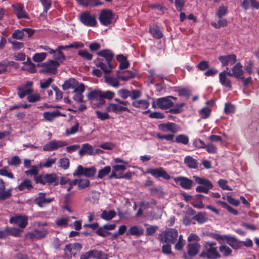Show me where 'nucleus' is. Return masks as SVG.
I'll return each instance as SVG.
<instances>
[{"label": "nucleus", "mask_w": 259, "mask_h": 259, "mask_svg": "<svg viewBox=\"0 0 259 259\" xmlns=\"http://www.w3.org/2000/svg\"><path fill=\"white\" fill-rule=\"evenodd\" d=\"M199 256L207 259H217L220 258L221 255L218 250L215 242L207 241L203 244Z\"/></svg>", "instance_id": "f257e3e1"}, {"label": "nucleus", "mask_w": 259, "mask_h": 259, "mask_svg": "<svg viewBox=\"0 0 259 259\" xmlns=\"http://www.w3.org/2000/svg\"><path fill=\"white\" fill-rule=\"evenodd\" d=\"M178 237V231L173 228L166 229L158 235V239L162 242L174 244Z\"/></svg>", "instance_id": "f03ea898"}, {"label": "nucleus", "mask_w": 259, "mask_h": 259, "mask_svg": "<svg viewBox=\"0 0 259 259\" xmlns=\"http://www.w3.org/2000/svg\"><path fill=\"white\" fill-rule=\"evenodd\" d=\"M35 182L42 185H53L57 186L59 184V180L57 175L55 173L41 175L35 178Z\"/></svg>", "instance_id": "7ed1b4c3"}, {"label": "nucleus", "mask_w": 259, "mask_h": 259, "mask_svg": "<svg viewBox=\"0 0 259 259\" xmlns=\"http://www.w3.org/2000/svg\"><path fill=\"white\" fill-rule=\"evenodd\" d=\"M79 21L85 26L88 27H96L97 22L95 14L86 11L79 14Z\"/></svg>", "instance_id": "20e7f679"}, {"label": "nucleus", "mask_w": 259, "mask_h": 259, "mask_svg": "<svg viewBox=\"0 0 259 259\" xmlns=\"http://www.w3.org/2000/svg\"><path fill=\"white\" fill-rule=\"evenodd\" d=\"M87 97L91 101L94 108L99 107L105 103V100L102 99V91L94 90L89 93Z\"/></svg>", "instance_id": "39448f33"}, {"label": "nucleus", "mask_w": 259, "mask_h": 259, "mask_svg": "<svg viewBox=\"0 0 259 259\" xmlns=\"http://www.w3.org/2000/svg\"><path fill=\"white\" fill-rule=\"evenodd\" d=\"M96 172V168L94 166L84 167L81 165H79L72 175L74 177L84 176L86 178H91L95 176Z\"/></svg>", "instance_id": "423d86ee"}, {"label": "nucleus", "mask_w": 259, "mask_h": 259, "mask_svg": "<svg viewBox=\"0 0 259 259\" xmlns=\"http://www.w3.org/2000/svg\"><path fill=\"white\" fill-rule=\"evenodd\" d=\"M171 99L176 100L177 98L172 96L158 98L157 99L156 103L152 104V107L155 108L156 104L157 106L160 109H168L174 105V103L171 100Z\"/></svg>", "instance_id": "0eeeda50"}, {"label": "nucleus", "mask_w": 259, "mask_h": 259, "mask_svg": "<svg viewBox=\"0 0 259 259\" xmlns=\"http://www.w3.org/2000/svg\"><path fill=\"white\" fill-rule=\"evenodd\" d=\"M201 245L198 242L188 243L186 246L187 252L183 254V257L185 259H192L198 253Z\"/></svg>", "instance_id": "6e6552de"}, {"label": "nucleus", "mask_w": 259, "mask_h": 259, "mask_svg": "<svg viewBox=\"0 0 259 259\" xmlns=\"http://www.w3.org/2000/svg\"><path fill=\"white\" fill-rule=\"evenodd\" d=\"M146 173L151 175L155 178H162L166 180L171 178L170 175L162 167L149 168L146 169Z\"/></svg>", "instance_id": "1a4fd4ad"}, {"label": "nucleus", "mask_w": 259, "mask_h": 259, "mask_svg": "<svg viewBox=\"0 0 259 259\" xmlns=\"http://www.w3.org/2000/svg\"><path fill=\"white\" fill-rule=\"evenodd\" d=\"M47 233V231L44 228L36 229L26 233L25 238L32 241L40 239L45 238Z\"/></svg>", "instance_id": "9d476101"}, {"label": "nucleus", "mask_w": 259, "mask_h": 259, "mask_svg": "<svg viewBox=\"0 0 259 259\" xmlns=\"http://www.w3.org/2000/svg\"><path fill=\"white\" fill-rule=\"evenodd\" d=\"M59 65L60 63L57 61L50 60L43 63L42 66L44 67V69L41 70V72L49 74H55L57 72V68Z\"/></svg>", "instance_id": "9b49d317"}, {"label": "nucleus", "mask_w": 259, "mask_h": 259, "mask_svg": "<svg viewBox=\"0 0 259 259\" xmlns=\"http://www.w3.org/2000/svg\"><path fill=\"white\" fill-rule=\"evenodd\" d=\"M67 145V142L62 140H53L46 144L42 148L44 151H53Z\"/></svg>", "instance_id": "f8f14e48"}, {"label": "nucleus", "mask_w": 259, "mask_h": 259, "mask_svg": "<svg viewBox=\"0 0 259 259\" xmlns=\"http://www.w3.org/2000/svg\"><path fill=\"white\" fill-rule=\"evenodd\" d=\"M28 218L25 215H15L10 219V223L24 229L28 225Z\"/></svg>", "instance_id": "ddd939ff"}, {"label": "nucleus", "mask_w": 259, "mask_h": 259, "mask_svg": "<svg viewBox=\"0 0 259 259\" xmlns=\"http://www.w3.org/2000/svg\"><path fill=\"white\" fill-rule=\"evenodd\" d=\"M173 180L184 189L190 190L193 186V181L187 177L180 176L174 178Z\"/></svg>", "instance_id": "4468645a"}, {"label": "nucleus", "mask_w": 259, "mask_h": 259, "mask_svg": "<svg viewBox=\"0 0 259 259\" xmlns=\"http://www.w3.org/2000/svg\"><path fill=\"white\" fill-rule=\"evenodd\" d=\"M106 110L108 112H113L117 114H120L125 111L127 112H130V110L126 107L117 103L109 104L106 107Z\"/></svg>", "instance_id": "2eb2a0df"}, {"label": "nucleus", "mask_w": 259, "mask_h": 259, "mask_svg": "<svg viewBox=\"0 0 259 259\" xmlns=\"http://www.w3.org/2000/svg\"><path fill=\"white\" fill-rule=\"evenodd\" d=\"M32 82L28 81L26 83L18 88V95L20 98L22 99L26 95H29L33 92V89L32 88Z\"/></svg>", "instance_id": "dca6fc26"}, {"label": "nucleus", "mask_w": 259, "mask_h": 259, "mask_svg": "<svg viewBox=\"0 0 259 259\" xmlns=\"http://www.w3.org/2000/svg\"><path fill=\"white\" fill-rule=\"evenodd\" d=\"M228 68H227V70H224L219 73V82L221 85L229 90H232V82L228 77V72L227 70Z\"/></svg>", "instance_id": "f3484780"}, {"label": "nucleus", "mask_w": 259, "mask_h": 259, "mask_svg": "<svg viewBox=\"0 0 259 259\" xmlns=\"http://www.w3.org/2000/svg\"><path fill=\"white\" fill-rule=\"evenodd\" d=\"M158 129L163 132H170L176 133L180 130V127L176 123L168 122L167 123H160L158 125Z\"/></svg>", "instance_id": "a211bd4d"}, {"label": "nucleus", "mask_w": 259, "mask_h": 259, "mask_svg": "<svg viewBox=\"0 0 259 259\" xmlns=\"http://www.w3.org/2000/svg\"><path fill=\"white\" fill-rule=\"evenodd\" d=\"M113 14L111 11L103 10L101 12L99 19L100 23L104 26H107L111 23Z\"/></svg>", "instance_id": "6ab92c4d"}, {"label": "nucleus", "mask_w": 259, "mask_h": 259, "mask_svg": "<svg viewBox=\"0 0 259 259\" xmlns=\"http://www.w3.org/2000/svg\"><path fill=\"white\" fill-rule=\"evenodd\" d=\"M228 75L229 76L234 77L238 79H244L242 66L240 63H236L232 68V72H228Z\"/></svg>", "instance_id": "aec40b11"}, {"label": "nucleus", "mask_w": 259, "mask_h": 259, "mask_svg": "<svg viewBox=\"0 0 259 259\" xmlns=\"http://www.w3.org/2000/svg\"><path fill=\"white\" fill-rule=\"evenodd\" d=\"M219 60L221 62L222 66L223 67L232 65L237 61L236 56L234 54L221 56L219 57Z\"/></svg>", "instance_id": "412c9836"}, {"label": "nucleus", "mask_w": 259, "mask_h": 259, "mask_svg": "<svg viewBox=\"0 0 259 259\" xmlns=\"http://www.w3.org/2000/svg\"><path fill=\"white\" fill-rule=\"evenodd\" d=\"M85 91V86L83 83H80L77 88L73 90V93L74 95L73 97V99L74 101L77 103H82L83 102V93Z\"/></svg>", "instance_id": "4be33fe9"}, {"label": "nucleus", "mask_w": 259, "mask_h": 259, "mask_svg": "<svg viewBox=\"0 0 259 259\" xmlns=\"http://www.w3.org/2000/svg\"><path fill=\"white\" fill-rule=\"evenodd\" d=\"M46 193H39L37 197L34 199L35 203L39 207H42L46 204L50 203L54 199L53 197L46 198Z\"/></svg>", "instance_id": "5701e85b"}, {"label": "nucleus", "mask_w": 259, "mask_h": 259, "mask_svg": "<svg viewBox=\"0 0 259 259\" xmlns=\"http://www.w3.org/2000/svg\"><path fill=\"white\" fill-rule=\"evenodd\" d=\"M126 169L124 165H115L112 166V172L108 176V179H119L122 171Z\"/></svg>", "instance_id": "b1692460"}, {"label": "nucleus", "mask_w": 259, "mask_h": 259, "mask_svg": "<svg viewBox=\"0 0 259 259\" xmlns=\"http://www.w3.org/2000/svg\"><path fill=\"white\" fill-rule=\"evenodd\" d=\"M5 189V183L3 180L0 179V200H6L12 195V188L8 189L7 190Z\"/></svg>", "instance_id": "393cba45"}, {"label": "nucleus", "mask_w": 259, "mask_h": 259, "mask_svg": "<svg viewBox=\"0 0 259 259\" xmlns=\"http://www.w3.org/2000/svg\"><path fill=\"white\" fill-rule=\"evenodd\" d=\"M144 229L143 227L138 225L131 226L126 233V236L133 235L139 237L143 235Z\"/></svg>", "instance_id": "a878e982"}, {"label": "nucleus", "mask_w": 259, "mask_h": 259, "mask_svg": "<svg viewBox=\"0 0 259 259\" xmlns=\"http://www.w3.org/2000/svg\"><path fill=\"white\" fill-rule=\"evenodd\" d=\"M14 12L19 19L27 18L24 7L20 4L13 5Z\"/></svg>", "instance_id": "bb28decb"}, {"label": "nucleus", "mask_w": 259, "mask_h": 259, "mask_svg": "<svg viewBox=\"0 0 259 259\" xmlns=\"http://www.w3.org/2000/svg\"><path fill=\"white\" fill-rule=\"evenodd\" d=\"M80 83L74 78H70L64 82L62 85V89L64 90H67L69 89H72L74 90L80 85Z\"/></svg>", "instance_id": "cd10ccee"}, {"label": "nucleus", "mask_w": 259, "mask_h": 259, "mask_svg": "<svg viewBox=\"0 0 259 259\" xmlns=\"http://www.w3.org/2000/svg\"><path fill=\"white\" fill-rule=\"evenodd\" d=\"M97 54L98 56L105 58L108 65H111V61L114 57V54L111 51L108 49L102 50Z\"/></svg>", "instance_id": "c85d7f7f"}, {"label": "nucleus", "mask_w": 259, "mask_h": 259, "mask_svg": "<svg viewBox=\"0 0 259 259\" xmlns=\"http://www.w3.org/2000/svg\"><path fill=\"white\" fill-rule=\"evenodd\" d=\"M95 63L97 67L100 68L105 73H109L112 68V65H108L103 62V60L97 58L95 60Z\"/></svg>", "instance_id": "c756f323"}, {"label": "nucleus", "mask_w": 259, "mask_h": 259, "mask_svg": "<svg viewBox=\"0 0 259 259\" xmlns=\"http://www.w3.org/2000/svg\"><path fill=\"white\" fill-rule=\"evenodd\" d=\"M78 154L80 156H82L85 154H88L90 155H93L95 154V153L93 146L88 143H86L83 144L82 145L81 148L78 152Z\"/></svg>", "instance_id": "7c9ffc66"}, {"label": "nucleus", "mask_w": 259, "mask_h": 259, "mask_svg": "<svg viewBox=\"0 0 259 259\" xmlns=\"http://www.w3.org/2000/svg\"><path fill=\"white\" fill-rule=\"evenodd\" d=\"M77 3L84 7H97L102 5L103 3L99 0H76Z\"/></svg>", "instance_id": "2f4dec72"}, {"label": "nucleus", "mask_w": 259, "mask_h": 259, "mask_svg": "<svg viewBox=\"0 0 259 259\" xmlns=\"http://www.w3.org/2000/svg\"><path fill=\"white\" fill-rule=\"evenodd\" d=\"M193 178L196 183L200 184L201 186H204L210 189L213 187L212 183L208 179L195 176H193Z\"/></svg>", "instance_id": "473e14b6"}, {"label": "nucleus", "mask_w": 259, "mask_h": 259, "mask_svg": "<svg viewBox=\"0 0 259 259\" xmlns=\"http://www.w3.org/2000/svg\"><path fill=\"white\" fill-rule=\"evenodd\" d=\"M150 103L147 100H137L133 101L132 105L137 108H140L142 109H146L149 106Z\"/></svg>", "instance_id": "72a5a7b5"}, {"label": "nucleus", "mask_w": 259, "mask_h": 259, "mask_svg": "<svg viewBox=\"0 0 259 259\" xmlns=\"http://www.w3.org/2000/svg\"><path fill=\"white\" fill-rule=\"evenodd\" d=\"M17 188L20 191H30L33 188L32 183L30 180L25 179L19 184Z\"/></svg>", "instance_id": "f704fd0d"}, {"label": "nucleus", "mask_w": 259, "mask_h": 259, "mask_svg": "<svg viewBox=\"0 0 259 259\" xmlns=\"http://www.w3.org/2000/svg\"><path fill=\"white\" fill-rule=\"evenodd\" d=\"M226 242L233 248L237 249L242 246V242L237 240L235 237L228 235Z\"/></svg>", "instance_id": "c9c22d12"}, {"label": "nucleus", "mask_w": 259, "mask_h": 259, "mask_svg": "<svg viewBox=\"0 0 259 259\" xmlns=\"http://www.w3.org/2000/svg\"><path fill=\"white\" fill-rule=\"evenodd\" d=\"M184 163L190 168H197V160L190 156H187L184 158Z\"/></svg>", "instance_id": "e433bc0d"}, {"label": "nucleus", "mask_w": 259, "mask_h": 259, "mask_svg": "<svg viewBox=\"0 0 259 259\" xmlns=\"http://www.w3.org/2000/svg\"><path fill=\"white\" fill-rule=\"evenodd\" d=\"M105 79L107 83L115 88H118L119 86V80L120 78L119 77H116L107 75L105 76Z\"/></svg>", "instance_id": "4c0bfd02"}, {"label": "nucleus", "mask_w": 259, "mask_h": 259, "mask_svg": "<svg viewBox=\"0 0 259 259\" xmlns=\"http://www.w3.org/2000/svg\"><path fill=\"white\" fill-rule=\"evenodd\" d=\"M6 234V237L9 235L13 236L16 237H20L22 232L21 230L17 228H12L7 227L5 228Z\"/></svg>", "instance_id": "58836bf2"}, {"label": "nucleus", "mask_w": 259, "mask_h": 259, "mask_svg": "<svg viewBox=\"0 0 259 259\" xmlns=\"http://www.w3.org/2000/svg\"><path fill=\"white\" fill-rule=\"evenodd\" d=\"M61 115L60 112L55 110L52 112H45L43 114L44 118L47 121H52L55 118Z\"/></svg>", "instance_id": "ea45409f"}, {"label": "nucleus", "mask_w": 259, "mask_h": 259, "mask_svg": "<svg viewBox=\"0 0 259 259\" xmlns=\"http://www.w3.org/2000/svg\"><path fill=\"white\" fill-rule=\"evenodd\" d=\"M149 31L152 36L156 39H160L163 36L162 32L157 26H150Z\"/></svg>", "instance_id": "a19ab883"}, {"label": "nucleus", "mask_w": 259, "mask_h": 259, "mask_svg": "<svg viewBox=\"0 0 259 259\" xmlns=\"http://www.w3.org/2000/svg\"><path fill=\"white\" fill-rule=\"evenodd\" d=\"M24 66L23 69L27 70L30 73H33L36 72V68L34 64H33L30 60V58L28 57L27 61L23 63Z\"/></svg>", "instance_id": "79ce46f5"}, {"label": "nucleus", "mask_w": 259, "mask_h": 259, "mask_svg": "<svg viewBox=\"0 0 259 259\" xmlns=\"http://www.w3.org/2000/svg\"><path fill=\"white\" fill-rule=\"evenodd\" d=\"M192 219L196 221L198 224H202L206 222L208 218L205 212H200L195 214Z\"/></svg>", "instance_id": "37998d69"}, {"label": "nucleus", "mask_w": 259, "mask_h": 259, "mask_svg": "<svg viewBox=\"0 0 259 259\" xmlns=\"http://www.w3.org/2000/svg\"><path fill=\"white\" fill-rule=\"evenodd\" d=\"M77 181L76 185H77L79 189H84L89 187L90 185V182L87 179H74Z\"/></svg>", "instance_id": "c03bdc74"}, {"label": "nucleus", "mask_w": 259, "mask_h": 259, "mask_svg": "<svg viewBox=\"0 0 259 259\" xmlns=\"http://www.w3.org/2000/svg\"><path fill=\"white\" fill-rule=\"evenodd\" d=\"M116 216V212L114 210L106 211L104 210L101 215V217L103 220L109 221Z\"/></svg>", "instance_id": "a18cd8bd"}, {"label": "nucleus", "mask_w": 259, "mask_h": 259, "mask_svg": "<svg viewBox=\"0 0 259 259\" xmlns=\"http://www.w3.org/2000/svg\"><path fill=\"white\" fill-rule=\"evenodd\" d=\"M111 167L109 165L105 166L104 168L98 171L97 178L98 179H103L105 177L108 175L111 171Z\"/></svg>", "instance_id": "49530a36"}, {"label": "nucleus", "mask_w": 259, "mask_h": 259, "mask_svg": "<svg viewBox=\"0 0 259 259\" xmlns=\"http://www.w3.org/2000/svg\"><path fill=\"white\" fill-rule=\"evenodd\" d=\"M64 251L65 256L68 258H71L76 254V252L73 249L71 243L65 246Z\"/></svg>", "instance_id": "de8ad7c7"}, {"label": "nucleus", "mask_w": 259, "mask_h": 259, "mask_svg": "<svg viewBox=\"0 0 259 259\" xmlns=\"http://www.w3.org/2000/svg\"><path fill=\"white\" fill-rule=\"evenodd\" d=\"M57 161V158L49 157L46 161L40 164V166L41 167H51L52 165L56 163Z\"/></svg>", "instance_id": "09e8293b"}, {"label": "nucleus", "mask_w": 259, "mask_h": 259, "mask_svg": "<svg viewBox=\"0 0 259 259\" xmlns=\"http://www.w3.org/2000/svg\"><path fill=\"white\" fill-rule=\"evenodd\" d=\"M54 55V57L56 61H57L58 62H62L64 60H65V56L63 53V52L59 50V49H57L55 51V54H53Z\"/></svg>", "instance_id": "8fccbe9b"}, {"label": "nucleus", "mask_w": 259, "mask_h": 259, "mask_svg": "<svg viewBox=\"0 0 259 259\" xmlns=\"http://www.w3.org/2000/svg\"><path fill=\"white\" fill-rule=\"evenodd\" d=\"M219 251L224 257L230 256L232 253V250L227 245H222L219 247Z\"/></svg>", "instance_id": "3c124183"}, {"label": "nucleus", "mask_w": 259, "mask_h": 259, "mask_svg": "<svg viewBox=\"0 0 259 259\" xmlns=\"http://www.w3.org/2000/svg\"><path fill=\"white\" fill-rule=\"evenodd\" d=\"M46 53H35L32 57L33 61L35 62H40L46 59L47 57Z\"/></svg>", "instance_id": "603ef678"}, {"label": "nucleus", "mask_w": 259, "mask_h": 259, "mask_svg": "<svg viewBox=\"0 0 259 259\" xmlns=\"http://www.w3.org/2000/svg\"><path fill=\"white\" fill-rule=\"evenodd\" d=\"M175 141L178 143H182L184 145H187L189 143V138L185 135L181 134L176 137Z\"/></svg>", "instance_id": "864d4df0"}, {"label": "nucleus", "mask_w": 259, "mask_h": 259, "mask_svg": "<svg viewBox=\"0 0 259 259\" xmlns=\"http://www.w3.org/2000/svg\"><path fill=\"white\" fill-rule=\"evenodd\" d=\"M130 90L126 89H121L117 91V95L120 98L125 100L128 97H130Z\"/></svg>", "instance_id": "5fc2aeb1"}, {"label": "nucleus", "mask_w": 259, "mask_h": 259, "mask_svg": "<svg viewBox=\"0 0 259 259\" xmlns=\"http://www.w3.org/2000/svg\"><path fill=\"white\" fill-rule=\"evenodd\" d=\"M79 127V123L78 122L76 121L75 124L72 126L70 129H66L65 134L66 136H70L76 134L78 131Z\"/></svg>", "instance_id": "6e6d98bb"}, {"label": "nucleus", "mask_w": 259, "mask_h": 259, "mask_svg": "<svg viewBox=\"0 0 259 259\" xmlns=\"http://www.w3.org/2000/svg\"><path fill=\"white\" fill-rule=\"evenodd\" d=\"M228 11V8L226 6L221 5L218 8V10L217 12V16L219 19H221L223 16H225L227 15Z\"/></svg>", "instance_id": "4d7b16f0"}, {"label": "nucleus", "mask_w": 259, "mask_h": 259, "mask_svg": "<svg viewBox=\"0 0 259 259\" xmlns=\"http://www.w3.org/2000/svg\"><path fill=\"white\" fill-rule=\"evenodd\" d=\"M24 36L23 29L15 30L12 35L13 38L18 40H22Z\"/></svg>", "instance_id": "13d9d810"}, {"label": "nucleus", "mask_w": 259, "mask_h": 259, "mask_svg": "<svg viewBox=\"0 0 259 259\" xmlns=\"http://www.w3.org/2000/svg\"><path fill=\"white\" fill-rule=\"evenodd\" d=\"M78 55L81 56L83 59L87 60H91L93 58V55L90 53L86 50H79L77 53Z\"/></svg>", "instance_id": "bf43d9fd"}, {"label": "nucleus", "mask_w": 259, "mask_h": 259, "mask_svg": "<svg viewBox=\"0 0 259 259\" xmlns=\"http://www.w3.org/2000/svg\"><path fill=\"white\" fill-rule=\"evenodd\" d=\"M21 163V160L18 156H14L8 160L9 165H13L16 167L19 166Z\"/></svg>", "instance_id": "052dcab7"}, {"label": "nucleus", "mask_w": 259, "mask_h": 259, "mask_svg": "<svg viewBox=\"0 0 259 259\" xmlns=\"http://www.w3.org/2000/svg\"><path fill=\"white\" fill-rule=\"evenodd\" d=\"M60 166L64 169H67L70 165L69 159L67 157L60 158L59 161Z\"/></svg>", "instance_id": "680f3d73"}, {"label": "nucleus", "mask_w": 259, "mask_h": 259, "mask_svg": "<svg viewBox=\"0 0 259 259\" xmlns=\"http://www.w3.org/2000/svg\"><path fill=\"white\" fill-rule=\"evenodd\" d=\"M142 96V92L138 90H132L130 92V98L133 101L137 100Z\"/></svg>", "instance_id": "e2e57ef3"}, {"label": "nucleus", "mask_w": 259, "mask_h": 259, "mask_svg": "<svg viewBox=\"0 0 259 259\" xmlns=\"http://www.w3.org/2000/svg\"><path fill=\"white\" fill-rule=\"evenodd\" d=\"M69 219L68 218H60L56 221V224L58 226L65 227L68 226Z\"/></svg>", "instance_id": "0e129e2a"}, {"label": "nucleus", "mask_w": 259, "mask_h": 259, "mask_svg": "<svg viewBox=\"0 0 259 259\" xmlns=\"http://www.w3.org/2000/svg\"><path fill=\"white\" fill-rule=\"evenodd\" d=\"M228 235H220L219 234H213V238L217 240L220 244H223L224 241H226L228 239Z\"/></svg>", "instance_id": "69168bd1"}, {"label": "nucleus", "mask_w": 259, "mask_h": 259, "mask_svg": "<svg viewBox=\"0 0 259 259\" xmlns=\"http://www.w3.org/2000/svg\"><path fill=\"white\" fill-rule=\"evenodd\" d=\"M9 42L12 45V48L14 50L21 49L24 47V44L23 42H18L16 40L9 39Z\"/></svg>", "instance_id": "338daca9"}, {"label": "nucleus", "mask_w": 259, "mask_h": 259, "mask_svg": "<svg viewBox=\"0 0 259 259\" xmlns=\"http://www.w3.org/2000/svg\"><path fill=\"white\" fill-rule=\"evenodd\" d=\"M27 100L30 103H34L40 101V96L39 94H29L27 98Z\"/></svg>", "instance_id": "774afa93"}]
</instances>
